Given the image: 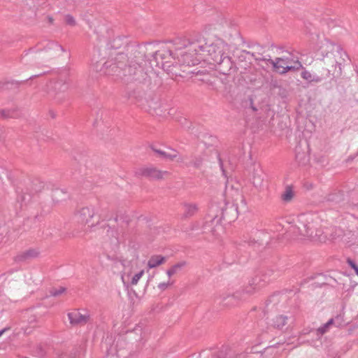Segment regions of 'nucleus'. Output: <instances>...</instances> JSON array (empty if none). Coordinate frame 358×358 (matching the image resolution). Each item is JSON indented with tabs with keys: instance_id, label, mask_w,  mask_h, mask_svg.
Listing matches in <instances>:
<instances>
[{
	"instance_id": "obj_7",
	"label": "nucleus",
	"mask_w": 358,
	"mask_h": 358,
	"mask_svg": "<svg viewBox=\"0 0 358 358\" xmlns=\"http://www.w3.org/2000/svg\"><path fill=\"white\" fill-rule=\"evenodd\" d=\"M48 87V93L55 102L62 103L67 99L66 92L69 87L67 76L61 75L52 80Z\"/></svg>"
},
{
	"instance_id": "obj_39",
	"label": "nucleus",
	"mask_w": 358,
	"mask_h": 358,
	"mask_svg": "<svg viewBox=\"0 0 358 358\" xmlns=\"http://www.w3.org/2000/svg\"><path fill=\"white\" fill-rule=\"evenodd\" d=\"M6 84L5 83H0V87H3V85H5Z\"/></svg>"
},
{
	"instance_id": "obj_47",
	"label": "nucleus",
	"mask_w": 358,
	"mask_h": 358,
	"mask_svg": "<svg viewBox=\"0 0 358 358\" xmlns=\"http://www.w3.org/2000/svg\"><path fill=\"white\" fill-rule=\"evenodd\" d=\"M24 358H28V357H24Z\"/></svg>"
},
{
	"instance_id": "obj_9",
	"label": "nucleus",
	"mask_w": 358,
	"mask_h": 358,
	"mask_svg": "<svg viewBox=\"0 0 358 358\" xmlns=\"http://www.w3.org/2000/svg\"><path fill=\"white\" fill-rule=\"evenodd\" d=\"M77 222L81 224L92 228L99 222V220H95V209L94 207H83L75 213Z\"/></svg>"
},
{
	"instance_id": "obj_23",
	"label": "nucleus",
	"mask_w": 358,
	"mask_h": 358,
	"mask_svg": "<svg viewBox=\"0 0 358 358\" xmlns=\"http://www.w3.org/2000/svg\"><path fill=\"white\" fill-rule=\"evenodd\" d=\"M294 65L288 64L287 66H285L281 69H280L278 72L280 74H285L290 71H298L301 69V68H303L302 64L298 60H295L292 62Z\"/></svg>"
},
{
	"instance_id": "obj_42",
	"label": "nucleus",
	"mask_w": 358,
	"mask_h": 358,
	"mask_svg": "<svg viewBox=\"0 0 358 358\" xmlns=\"http://www.w3.org/2000/svg\"><path fill=\"white\" fill-rule=\"evenodd\" d=\"M37 76H33L30 77L29 79H32V78H36V77H37Z\"/></svg>"
},
{
	"instance_id": "obj_6",
	"label": "nucleus",
	"mask_w": 358,
	"mask_h": 358,
	"mask_svg": "<svg viewBox=\"0 0 358 358\" xmlns=\"http://www.w3.org/2000/svg\"><path fill=\"white\" fill-rule=\"evenodd\" d=\"M185 39H178L171 45L162 46L159 50L155 52L152 57L156 62V66L164 65L165 63H171V59H177L178 52L182 48H187L183 45L182 41Z\"/></svg>"
},
{
	"instance_id": "obj_28",
	"label": "nucleus",
	"mask_w": 358,
	"mask_h": 358,
	"mask_svg": "<svg viewBox=\"0 0 358 358\" xmlns=\"http://www.w3.org/2000/svg\"><path fill=\"white\" fill-rule=\"evenodd\" d=\"M296 160L300 165H306L308 162V157L305 153H297L296 155Z\"/></svg>"
},
{
	"instance_id": "obj_38",
	"label": "nucleus",
	"mask_w": 358,
	"mask_h": 358,
	"mask_svg": "<svg viewBox=\"0 0 358 358\" xmlns=\"http://www.w3.org/2000/svg\"><path fill=\"white\" fill-rule=\"evenodd\" d=\"M356 233H357V234H355V241H358V231H356Z\"/></svg>"
},
{
	"instance_id": "obj_8",
	"label": "nucleus",
	"mask_w": 358,
	"mask_h": 358,
	"mask_svg": "<svg viewBox=\"0 0 358 358\" xmlns=\"http://www.w3.org/2000/svg\"><path fill=\"white\" fill-rule=\"evenodd\" d=\"M135 175L138 177H144L150 180H162L171 175L167 171H162L154 166H145L137 169Z\"/></svg>"
},
{
	"instance_id": "obj_33",
	"label": "nucleus",
	"mask_w": 358,
	"mask_h": 358,
	"mask_svg": "<svg viewBox=\"0 0 358 358\" xmlns=\"http://www.w3.org/2000/svg\"><path fill=\"white\" fill-rule=\"evenodd\" d=\"M172 283H169V282H162V283H159V285H158V287L159 289L164 291L165 290L168 286L169 285H171Z\"/></svg>"
},
{
	"instance_id": "obj_21",
	"label": "nucleus",
	"mask_w": 358,
	"mask_h": 358,
	"mask_svg": "<svg viewBox=\"0 0 358 358\" xmlns=\"http://www.w3.org/2000/svg\"><path fill=\"white\" fill-rule=\"evenodd\" d=\"M124 267L122 275V280L124 282L129 281L130 279L131 274L132 273L133 264L131 262L124 261L122 263Z\"/></svg>"
},
{
	"instance_id": "obj_30",
	"label": "nucleus",
	"mask_w": 358,
	"mask_h": 358,
	"mask_svg": "<svg viewBox=\"0 0 358 358\" xmlns=\"http://www.w3.org/2000/svg\"><path fill=\"white\" fill-rule=\"evenodd\" d=\"M144 274V271L143 270H141V271H139L138 273H136L131 279V284L132 285H137L139 279L143 276V275Z\"/></svg>"
},
{
	"instance_id": "obj_5",
	"label": "nucleus",
	"mask_w": 358,
	"mask_h": 358,
	"mask_svg": "<svg viewBox=\"0 0 358 358\" xmlns=\"http://www.w3.org/2000/svg\"><path fill=\"white\" fill-rule=\"evenodd\" d=\"M298 289L294 290H284L280 292L275 293L271 295L266 302V307L268 311L273 310L272 308H269L270 306H275L281 303L280 306H284L285 303L289 301L291 308L288 310V312H296L301 310L299 309V305L296 303V300L299 299L297 295Z\"/></svg>"
},
{
	"instance_id": "obj_22",
	"label": "nucleus",
	"mask_w": 358,
	"mask_h": 358,
	"mask_svg": "<svg viewBox=\"0 0 358 358\" xmlns=\"http://www.w3.org/2000/svg\"><path fill=\"white\" fill-rule=\"evenodd\" d=\"M166 262V257L161 255H152L148 262V266L150 268H155Z\"/></svg>"
},
{
	"instance_id": "obj_45",
	"label": "nucleus",
	"mask_w": 358,
	"mask_h": 358,
	"mask_svg": "<svg viewBox=\"0 0 358 358\" xmlns=\"http://www.w3.org/2000/svg\"><path fill=\"white\" fill-rule=\"evenodd\" d=\"M73 236H78V235H77V234H73Z\"/></svg>"
},
{
	"instance_id": "obj_1",
	"label": "nucleus",
	"mask_w": 358,
	"mask_h": 358,
	"mask_svg": "<svg viewBox=\"0 0 358 358\" xmlns=\"http://www.w3.org/2000/svg\"><path fill=\"white\" fill-rule=\"evenodd\" d=\"M145 54L144 47L130 44L124 52L111 53V57L100 69L98 66L95 69L104 74L116 75L125 83L141 82L146 76L143 68Z\"/></svg>"
},
{
	"instance_id": "obj_15",
	"label": "nucleus",
	"mask_w": 358,
	"mask_h": 358,
	"mask_svg": "<svg viewBox=\"0 0 358 358\" xmlns=\"http://www.w3.org/2000/svg\"><path fill=\"white\" fill-rule=\"evenodd\" d=\"M64 322L71 326L83 325L87 321V315H66L64 317Z\"/></svg>"
},
{
	"instance_id": "obj_24",
	"label": "nucleus",
	"mask_w": 358,
	"mask_h": 358,
	"mask_svg": "<svg viewBox=\"0 0 358 358\" xmlns=\"http://www.w3.org/2000/svg\"><path fill=\"white\" fill-rule=\"evenodd\" d=\"M17 109L15 108H9V109H1L0 110V116L2 118H14L16 116Z\"/></svg>"
},
{
	"instance_id": "obj_35",
	"label": "nucleus",
	"mask_w": 358,
	"mask_h": 358,
	"mask_svg": "<svg viewBox=\"0 0 358 358\" xmlns=\"http://www.w3.org/2000/svg\"><path fill=\"white\" fill-rule=\"evenodd\" d=\"M277 320L278 321L282 322L281 325L283 326L285 325V317L283 316V315H278V317H277Z\"/></svg>"
},
{
	"instance_id": "obj_17",
	"label": "nucleus",
	"mask_w": 358,
	"mask_h": 358,
	"mask_svg": "<svg viewBox=\"0 0 358 358\" xmlns=\"http://www.w3.org/2000/svg\"><path fill=\"white\" fill-rule=\"evenodd\" d=\"M191 54L187 52H178L176 63L182 65L190 66L192 65H195L196 61L191 58Z\"/></svg>"
},
{
	"instance_id": "obj_4",
	"label": "nucleus",
	"mask_w": 358,
	"mask_h": 358,
	"mask_svg": "<svg viewBox=\"0 0 358 358\" xmlns=\"http://www.w3.org/2000/svg\"><path fill=\"white\" fill-rule=\"evenodd\" d=\"M182 43L185 47H189V51H194L196 55L208 56L213 62L220 61L221 57L226 55L229 50L227 44L220 38H216L210 44H203L201 41L190 42L189 40L183 41Z\"/></svg>"
},
{
	"instance_id": "obj_19",
	"label": "nucleus",
	"mask_w": 358,
	"mask_h": 358,
	"mask_svg": "<svg viewBox=\"0 0 358 358\" xmlns=\"http://www.w3.org/2000/svg\"><path fill=\"white\" fill-rule=\"evenodd\" d=\"M199 210L196 203H185L183 204V214L184 218H188L194 215Z\"/></svg>"
},
{
	"instance_id": "obj_40",
	"label": "nucleus",
	"mask_w": 358,
	"mask_h": 358,
	"mask_svg": "<svg viewBox=\"0 0 358 358\" xmlns=\"http://www.w3.org/2000/svg\"><path fill=\"white\" fill-rule=\"evenodd\" d=\"M4 331H5V330H1V331H0V336H1L2 334H3Z\"/></svg>"
},
{
	"instance_id": "obj_46",
	"label": "nucleus",
	"mask_w": 358,
	"mask_h": 358,
	"mask_svg": "<svg viewBox=\"0 0 358 358\" xmlns=\"http://www.w3.org/2000/svg\"><path fill=\"white\" fill-rule=\"evenodd\" d=\"M252 109H253L254 110H257L255 107H252Z\"/></svg>"
},
{
	"instance_id": "obj_31",
	"label": "nucleus",
	"mask_w": 358,
	"mask_h": 358,
	"mask_svg": "<svg viewBox=\"0 0 358 358\" xmlns=\"http://www.w3.org/2000/svg\"><path fill=\"white\" fill-rule=\"evenodd\" d=\"M65 22L69 25H71V26H75L76 25V20H75V19L73 18V16H71L70 15H66V17H65Z\"/></svg>"
},
{
	"instance_id": "obj_11",
	"label": "nucleus",
	"mask_w": 358,
	"mask_h": 358,
	"mask_svg": "<svg viewBox=\"0 0 358 358\" xmlns=\"http://www.w3.org/2000/svg\"><path fill=\"white\" fill-rule=\"evenodd\" d=\"M214 63L217 70L224 75L229 74L232 70L233 62L227 54L221 57L220 61H216Z\"/></svg>"
},
{
	"instance_id": "obj_36",
	"label": "nucleus",
	"mask_w": 358,
	"mask_h": 358,
	"mask_svg": "<svg viewBox=\"0 0 358 358\" xmlns=\"http://www.w3.org/2000/svg\"><path fill=\"white\" fill-rule=\"evenodd\" d=\"M50 45H51V47H55V48H57L58 49H61L62 50H63L62 47L59 45H57V44H56V43H52Z\"/></svg>"
},
{
	"instance_id": "obj_18",
	"label": "nucleus",
	"mask_w": 358,
	"mask_h": 358,
	"mask_svg": "<svg viewBox=\"0 0 358 358\" xmlns=\"http://www.w3.org/2000/svg\"><path fill=\"white\" fill-rule=\"evenodd\" d=\"M152 149L159 157L164 159H169L171 161H173L178 156V152L175 150L170 149L169 151H163L155 148H152Z\"/></svg>"
},
{
	"instance_id": "obj_37",
	"label": "nucleus",
	"mask_w": 358,
	"mask_h": 358,
	"mask_svg": "<svg viewBox=\"0 0 358 358\" xmlns=\"http://www.w3.org/2000/svg\"><path fill=\"white\" fill-rule=\"evenodd\" d=\"M247 243H248L249 246L254 245H255L257 243V242L255 240H250Z\"/></svg>"
},
{
	"instance_id": "obj_20",
	"label": "nucleus",
	"mask_w": 358,
	"mask_h": 358,
	"mask_svg": "<svg viewBox=\"0 0 358 358\" xmlns=\"http://www.w3.org/2000/svg\"><path fill=\"white\" fill-rule=\"evenodd\" d=\"M263 171L260 168L254 169L252 173V183L255 187H261L263 184Z\"/></svg>"
},
{
	"instance_id": "obj_14",
	"label": "nucleus",
	"mask_w": 358,
	"mask_h": 358,
	"mask_svg": "<svg viewBox=\"0 0 358 358\" xmlns=\"http://www.w3.org/2000/svg\"><path fill=\"white\" fill-rule=\"evenodd\" d=\"M264 60L267 61L270 64H271L274 70L276 71H278L285 66L291 64L293 62L292 59L287 57H276L275 59H264Z\"/></svg>"
},
{
	"instance_id": "obj_26",
	"label": "nucleus",
	"mask_w": 358,
	"mask_h": 358,
	"mask_svg": "<svg viewBox=\"0 0 358 358\" xmlns=\"http://www.w3.org/2000/svg\"><path fill=\"white\" fill-rule=\"evenodd\" d=\"M185 264L186 263L185 262H182L173 265L172 267L167 270L166 274L168 275L169 277H171L172 275L176 274L178 271H180L183 266H185Z\"/></svg>"
},
{
	"instance_id": "obj_3",
	"label": "nucleus",
	"mask_w": 358,
	"mask_h": 358,
	"mask_svg": "<svg viewBox=\"0 0 358 358\" xmlns=\"http://www.w3.org/2000/svg\"><path fill=\"white\" fill-rule=\"evenodd\" d=\"M289 231L297 239L319 242H325L327 239L321 228L319 217L310 213L299 215Z\"/></svg>"
},
{
	"instance_id": "obj_13",
	"label": "nucleus",
	"mask_w": 358,
	"mask_h": 358,
	"mask_svg": "<svg viewBox=\"0 0 358 358\" xmlns=\"http://www.w3.org/2000/svg\"><path fill=\"white\" fill-rule=\"evenodd\" d=\"M241 298V293L236 292L233 294H227L221 297L220 303L224 307L234 306Z\"/></svg>"
},
{
	"instance_id": "obj_43",
	"label": "nucleus",
	"mask_w": 358,
	"mask_h": 358,
	"mask_svg": "<svg viewBox=\"0 0 358 358\" xmlns=\"http://www.w3.org/2000/svg\"><path fill=\"white\" fill-rule=\"evenodd\" d=\"M178 161V162H183V159L182 158H180Z\"/></svg>"
},
{
	"instance_id": "obj_41",
	"label": "nucleus",
	"mask_w": 358,
	"mask_h": 358,
	"mask_svg": "<svg viewBox=\"0 0 358 358\" xmlns=\"http://www.w3.org/2000/svg\"><path fill=\"white\" fill-rule=\"evenodd\" d=\"M165 310L162 309V308H160L159 310H156V311H164Z\"/></svg>"
},
{
	"instance_id": "obj_12",
	"label": "nucleus",
	"mask_w": 358,
	"mask_h": 358,
	"mask_svg": "<svg viewBox=\"0 0 358 358\" xmlns=\"http://www.w3.org/2000/svg\"><path fill=\"white\" fill-rule=\"evenodd\" d=\"M40 255V251L36 248H30L25 251L19 253L15 257V261L18 262H27L38 257Z\"/></svg>"
},
{
	"instance_id": "obj_34",
	"label": "nucleus",
	"mask_w": 358,
	"mask_h": 358,
	"mask_svg": "<svg viewBox=\"0 0 358 358\" xmlns=\"http://www.w3.org/2000/svg\"><path fill=\"white\" fill-rule=\"evenodd\" d=\"M255 287H253L252 285L248 286L244 289V292L247 294H252L255 290Z\"/></svg>"
},
{
	"instance_id": "obj_27",
	"label": "nucleus",
	"mask_w": 358,
	"mask_h": 358,
	"mask_svg": "<svg viewBox=\"0 0 358 358\" xmlns=\"http://www.w3.org/2000/svg\"><path fill=\"white\" fill-rule=\"evenodd\" d=\"M204 160V158L202 155H194L192 157V159L190 162V164L193 166L194 167L199 169L201 166Z\"/></svg>"
},
{
	"instance_id": "obj_16",
	"label": "nucleus",
	"mask_w": 358,
	"mask_h": 358,
	"mask_svg": "<svg viewBox=\"0 0 358 358\" xmlns=\"http://www.w3.org/2000/svg\"><path fill=\"white\" fill-rule=\"evenodd\" d=\"M344 324V318L343 315H336L334 317L327 322L326 324L318 329L319 332L323 334L326 332L329 327L332 326L340 327Z\"/></svg>"
},
{
	"instance_id": "obj_44",
	"label": "nucleus",
	"mask_w": 358,
	"mask_h": 358,
	"mask_svg": "<svg viewBox=\"0 0 358 358\" xmlns=\"http://www.w3.org/2000/svg\"><path fill=\"white\" fill-rule=\"evenodd\" d=\"M21 83H22V82H16V84H17V85H20Z\"/></svg>"
},
{
	"instance_id": "obj_2",
	"label": "nucleus",
	"mask_w": 358,
	"mask_h": 358,
	"mask_svg": "<svg viewBox=\"0 0 358 358\" xmlns=\"http://www.w3.org/2000/svg\"><path fill=\"white\" fill-rule=\"evenodd\" d=\"M322 58L316 71L311 73L305 67L301 68V77L309 84L320 83L331 77L339 76L342 73V66L348 56L343 48L330 41H326L320 49Z\"/></svg>"
},
{
	"instance_id": "obj_29",
	"label": "nucleus",
	"mask_w": 358,
	"mask_h": 358,
	"mask_svg": "<svg viewBox=\"0 0 358 358\" xmlns=\"http://www.w3.org/2000/svg\"><path fill=\"white\" fill-rule=\"evenodd\" d=\"M66 292V288L63 287H59L58 289L57 288H52L50 290V296H60L61 294H62L63 293H64Z\"/></svg>"
},
{
	"instance_id": "obj_25",
	"label": "nucleus",
	"mask_w": 358,
	"mask_h": 358,
	"mask_svg": "<svg viewBox=\"0 0 358 358\" xmlns=\"http://www.w3.org/2000/svg\"><path fill=\"white\" fill-rule=\"evenodd\" d=\"M294 193L292 188L289 186L286 187L285 192L281 195V199L284 202L288 203L292 201Z\"/></svg>"
},
{
	"instance_id": "obj_10",
	"label": "nucleus",
	"mask_w": 358,
	"mask_h": 358,
	"mask_svg": "<svg viewBox=\"0 0 358 358\" xmlns=\"http://www.w3.org/2000/svg\"><path fill=\"white\" fill-rule=\"evenodd\" d=\"M115 222L120 226V230L110 229L108 230V236H112L115 238L116 243H119L125 236V228H127L129 223V218L127 215H120L115 217Z\"/></svg>"
},
{
	"instance_id": "obj_32",
	"label": "nucleus",
	"mask_w": 358,
	"mask_h": 358,
	"mask_svg": "<svg viewBox=\"0 0 358 358\" xmlns=\"http://www.w3.org/2000/svg\"><path fill=\"white\" fill-rule=\"evenodd\" d=\"M347 263L352 269H354L355 273L358 275V266L355 262L351 259H348Z\"/></svg>"
}]
</instances>
